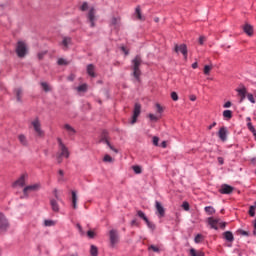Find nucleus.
<instances>
[{
  "label": "nucleus",
  "instance_id": "1",
  "mask_svg": "<svg viewBox=\"0 0 256 256\" xmlns=\"http://www.w3.org/2000/svg\"><path fill=\"white\" fill-rule=\"evenodd\" d=\"M57 142H58V148H59V153L56 156V159L58 161L59 164L63 163V159L62 157H65V159H69V148H67V146L65 145V143H63V140L61 138H57Z\"/></svg>",
  "mask_w": 256,
  "mask_h": 256
},
{
  "label": "nucleus",
  "instance_id": "2",
  "mask_svg": "<svg viewBox=\"0 0 256 256\" xmlns=\"http://www.w3.org/2000/svg\"><path fill=\"white\" fill-rule=\"evenodd\" d=\"M141 63H143V60L141 59V56L137 55L132 60V71H133V77L139 81V77H141Z\"/></svg>",
  "mask_w": 256,
  "mask_h": 256
},
{
  "label": "nucleus",
  "instance_id": "3",
  "mask_svg": "<svg viewBox=\"0 0 256 256\" xmlns=\"http://www.w3.org/2000/svg\"><path fill=\"white\" fill-rule=\"evenodd\" d=\"M30 127L33 129L36 137H45V132L43 131V128H41V120L35 118L31 121Z\"/></svg>",
  "mask_w": 256,
  "mask_h": 256
},
{
  "label": "nucleus",
  "instance_id": "4",
  "mask_svg": "<svg viewBox=\"0 0 256 256\" xmlns=\"http://www.w3.org/2000/svg\"><path fill=\"white\" fill-rule=\"evenodd\" d=\"M16 54L17 57L20 59H23L24 57L27 56V53L29 52V49L27 48V44L23 41H18L16 44Z\"/></svg>",
  "mask_w": 256,
  "mask_h": 256
},
{
  "label": "nucleus",
  "instance_id": "5",
  "mask_svg": "<svg viewBox=\"0 0 256 256\" xmlns=\"http://www.w3.org/2000/svg\"><path fill=\"white\" fill-rule=\"evenodd\" d=\"M39 189H41V184H39V183L28 185V186L24 187L23 195H24V197H29V193L39 191Z\"/></svg>",
  "mask_w": 256,
  "mask_h": 256
},
{
  "label": "nucleus",
  "instance_id": "6",
  "mask_svg": "<svg viewBox=\"0 0 256 256\" xmlns=\"http://www.w3.org/2000/svg\"><path fill=\"white\" fill-rule=\"evenodd\" d=\"M96 11L94 7H91L87 14V20L90 23V27H95V21H97Z\"/></svg>",
  "mask_w": 256,
  "mask_h": 256
},
{
  "label": "nucleus",
  "instance_id": "7",
  "mask_svg": "<svg viewBox=\"0 0 256 256\" xmlns=\"http://www.w3.org/2000/svg\"><path fill=\"white\" fill-rule=\"evenodd\" d=\"M174 51L175 53H182L185 61H187V53H188V50H187V45L185 44H174Z\"/></svg>",
  "mask_w": 256,
  "mask_h": 256
},
{
  "label": "nucleus",
  "instance_id": "8",
  "mask_svg": "<svg viewBox=\"0 0 256 256\" xmlns=\"http://www.w3.org/2000/svg\"><path fill=\"white\" fill-rule=\"evenodd\" d=\"M109 237L111 247H115L119 243V233L117 230H110Z\"/></svg>",
  "mask_w": 256,
  "mask_h": 256
},
{
  "label": "nucleus",
  "instance_id": "9",
  "mask_svg": "<svg viewBox=\"0 0 256 256\" xmlns=\"http://www.w3.org/2000/svg\"><path fill=\"white\" fill-rule=\"evenodd\" d=\"M139 115H141V104L136 103L134 105V111H133V116L131 120L132 125H135V123H137V118L139 117Z\"/></svg>",
  "mask_w": 256,
  "mask_h": 256
},
{
  "label": "nucleus",
  "instance_id": "10",
  "mask_svg": "<svg viewBox=\"0 0 256 256\" xmlns=\"http://www.w3.org/2000/svg\"><path fill=\"white\" fill-rule=\"evenodd\" d=\"M9 229V220L5 217V214L0 213V231H7Z\"/></svg>",
  "mask_w": 256,
  "mask_h": 256
},
{
  "label": "nucleus",
  "instance_id": "11",
  "mask_svg": "<svg viewBox=\"0 0 256 256\" xmlns=\"http://www.w3.org/2000/svg\"><path fill=\"white\" fill-rule=\"evenodd\" d=\"M155 207H156V215H158V217L160 219H162V217H165V208L163 207L161 202L156 201L155 202Z\"/></svg>",
  "mask_w": 256,
  "mask_h": 256
},
{
  "label": "nucleus",
  "instance_id": "12",
  "mask_svg": "<svg viewBox=\"0 0 256 256\" xmlns=\"http://www.w3.org/2000/svg\"><path fill=\"white\" fill-rule=\"evenodd\" d=\"M236 91L240 96V103H243V101H245V97H247V88L242 85L239 88H237Z\"/></svg>",
  "mask_w": 256,
  "mask_h": 256
},
{
  "label": "nucleus",
  "instance_id": "13",
  "mask_svg": "<svg viewBox=\"0 0 256 256\" xmlns=\"http://www.w3.org/2000/svg\"><path fill=\"white\" fill-rule=\"evenodd\" d=\"M219 193L222 195H231V193H233V186L223 184L219 190Z\"/></svg>",
  "mask_w": 256,
  "mask_h": 256
},
{
  "label": "nucleus",
  "instance_id": "14",
  "mask_svg": "<svg viewBox=\"0 0 256 256\" xmlns=\"http://www.w3.org/2000/svg\"><path fill=\"white\" fill-rule=\"evenodd\" d=\"M220 221H221V219H219V218L209 217L208 225H210L211 229H215L217 231V229H219V227L217 225H219Z\"/></svg>",
  "mask_w": 256,
  "mask_h": 256
},
{
  "label": "nucleus",
  "instance_id": "15",
  "mask_svg": "<svg viewBox=\"0 0 256 256\" xmlns=\"http://www.w3.org/2000/svg\"><path fill=\"white\" fill-rule=\"evenodd\" d=\"M25 177H27V175H25V174L21 175V177L18 178V179L13 183V187H25Z\"/></svg>",
  "mask_w": 256,
  "mask_h": 256
},
{
  "label": "nucleus",
  "instance_id": "16",
  "mask_svg": "<svg viewBox=\"0 0 256 256\" xmlns=\"http://www.w3.org/2000/svg\"><path fill=\"white\" fill-rule=\"evenodd\" d=\"M50 205H51V209L52 211H54V213H59V203H57V200L55 199H50Z\"/></svg>",
  "mask_w": 256,
  "mask_h": 256
},
{
  "label": "nucleus",
  "instance_id": "17",
  "mask_svg": "<svg viewBox=\"0 0 256 256\" xmlns=\"http://www.w3.org/2000/svg\"><path fill=\"white\" fill-rule=\"evenodd\" d=\"M224 239H226V241H229V243H233V241H235V237L233 236V232L231 231H226L224 232Z\"/></svg>",
  "mask_w": 256,
  "mask_h": 256
},
{
  "label": "nucleus",
  "instance_id": "18",
  "mask_svg": "<svg viewBox=\"0 0 256 256\" xmlns=\"http://www.w3.org/2000/svg\"><path fill=\"white\" fill-rule=\"evenodd\" d=\"M243 31L244 33H246V35H249V37H251V35H253V26H251L250 24H245L243 26Z\"/></svg>",
  "mask_w": 256,
  "mask_h": 256
},
{
  "label": "nucleus",
  "instance_id": "19",
  "mask_svg": "<svg viewBox=\"0 0 256 256\" xmlns=\"http://www.w3.org/2000/svg\"><path fill=\"white\" fill-rule=\"evenodd\" d=\"M218 137H220L221 141H227V130L225 128H220Z\"/></svg>",
  "mask_w": 256,
  "mask_h": 256
},
{
  "label": "nucleus",
  "instance_id": "20",
  "mask_svg": "<svg viewBox=\"0 0 256 256\" xmlns=\"http://www.w3.org/2000/svg\"><path fill=\"white\" fill-rule=\"evenodd\" d=\"M14 94L16 95V99H17L18 103H21V98L23 97V89L16 88L14 90Z\"/></svg>",
  "mask_w": 256,
  "mask_h": 256
},
{
  "label": "nucleus",
  "instance_id": "21",
  "mask_svg": "<svg viewBox=\"0 0 256 256\" xmlns=\"http://www.w3.org/2000/svg\"><path fill=\"white\" fill-rule=\"evenodd\" d=\"M119 23H121L120 17H112L110 20L111 27H119Z\"/></svg>",
  "mask_w": 256,
  "mask_h": 256
},
{
  "label": "nucleus",
  "instance_id": "22",
  "mask_svg": "<svg viewBox=\"0 0 256 256\" xmlns=\"http://www.w3.org/2000/svg\"><path fill=\"white\" fill-rule=\"evenodd\" d=\"M64 129L67 131L68 135H75L77 133V131H75V128H73L69 124H65Z\"/></svg>",
  "mask_w": 256,
  "mask_h": 256
},
{
  "label": "nucleus",
  "instance_id": "23",
  "mask_svg": "<svg viewBox=\"0 0 256 256\" xmlns=\"http://www.w3.org/2000/svg\"><path fill=\"white\" fill-rule=\"evenodd\" d=\"M62 45L64 47V51H67V49H69V45H71V38L64 37L62 41Z\"/></svg>",
  "mask_w": 256,
  "mask_h": 256
},
{
  "label": "nucleus",
  "instance_id": "24",
  "mask_svg": "<svg viewBox=\"0 0 256 256\" xmlns=\"http://www.w3.org/2000/svg\"><path fill=\"white\" fill-rule=\"evenodd\" d=\"M87 73L90 77H96V75H95V66L93 64H89L87 66Z\"/></svg>",
  "mask_w": 256,
  "mask_h": 256
},
{
  "label": "nucleus",
  "instance_id": "25",
  "mask_svg": "<svg viewBox=\"0 0 256 256\" xmlns=\"http://www.w3.org/2000/svg\"><path fill=\"white\" fill-rule=\"evenodd\" d=\"M18 141L21 143V145H23L24 147H27V145L29 144V142L27 141V137L23 134H20L18 136Z\"/></svg>",
  "mask_w": 256,
  "mask_h": 256
},
{
  "label": "nucleus",
  "instance_id": "26",
  "mask_svg": "<svg viewBox=\"0 0 256 256\" xmlns=\"http://www.w3.org/2000/svg\"><path fill=\"white\" fill-rule=\"evenodd\" d=\"M101 142L105 143L111 149V151H114V153H119V151L117 149H115V147H113V145H111V143L109 142V140H107V138H102Z\"/></svg>",
  "mask_w": 256,
  "mask_h": 256
},
{
  "label": "nucleus",
  "instance_id": "27",
  "mask_svg": "<svg viewBox=\"0 0 256 256\" xmlns=\"http://www.w3.org/2000/svg\"><path fill=\"white\" fill-rule=\"evenodd\" d=\"M72 207L77 209V192L72 191Z\"/></svg>",
  "mask_w": 256,
  "mask_h": 256
},
{
  "label": "nucleus",
  "instance_id": "28",
  "mask_svg": "<svg viewBox=\"0 0 256 256\" xmlns=\"http://www.w3.org/2000/svg\"><path fill=\"white\" fill-rule=\"evenodd\" d=\"M191 256H205V252L203 251H196L195 248L190 249Z\"/></svg>",
  "mask_w": 256,
  "mask_h": 256
},
{
  "label": "nucleus",
  "instance_id": "29",
  "mask_svg": "<svg viewBox=\"0 0 256 256\" xmlns=\"http://www.w3.org/2000/svg\"><path fill=\"white\" fill-rule=\"evenodd\" d=\"M205 213H207V215H215V208H213L212 206H206L204 208Z\"/></svg>",
  "mask_w": 256,
  "mask_h": 256
},
{
  "label": "nucleus",
  "instance_id": "30",
  "mask_svg": "<svg viewBox=\"0 0 256 256\" xmlns=\"http://www.w3.org/2000/svg\"><path fill=\"white\" fill-rule=\"evenodd\" d=\"M40 85L45 93H49V91H51V86H49L47 82H41Z\"/></svg>",
  "mask_w": 256,
  "mask_h": 256
},
{
  "label": "nucleus",
  "instance_id": "31",
  "mask_svg": "<svg viewBox=\"0 0 256 256\" xmlns=\"http://www.w3.org/2000/svg\"><path fill=\"white\" fill-rule=\"evenodd\" d=\"M135 13H136V17L137 19H139V21H144L145 18L141 15V7H136V10H135Z\"/></svg>",
  "mask_w": 256,
  "mask_h": 256
},
{
  "label": "nucleus",
  "instance_id": "32",
  "mask_svg": "<svg viewBox=\"0 0 256 256\" xmlns=\"http://www.w3.org/2000/svg\"><path fill=\"white\" fill-rule=\"evenodd\" d=\"M90 255H91V256H97V255H99V250L96 248L95 245H91V248H90Z\"/></svg>",
  "mask_w": 256,
  "mask_h": 256
},
{
  "label": "nucleus",
  "instance_id": "33",
  "mask_svg": "<svg viewBox=\"0 0 256 256\" xmlns=\"http://www.w3.org/2000/svg\"><path fill=\"white\" fill-rule=\"evenodd\" d=\"M223 117L225 119H231L233 117V112L231 110H224Z\"/></svg>",
  "mask_w": 256,
  "mask_h": 256
},
{
  "label": "nucleus",
  "instance_id": "34",
  "mask_svg": "<svg viewBox=\"0 0 256 256\" xmlns=\"http://www.w3.org/2000/svg\"><path fill=\"white\" fill-rule=\"evenodd\" d=\"M58 175H59L58 176V182L63 183V181H65V177H64L65 172L63 170H59Z\"/></svg>",
  "mask_w": 256,
  "mask_h": 256
},
{
  "label": "nucleus",
  "instance_id": "35",
  "mask_svg": "<svg viewBox=\"0 0 256 256\" xmlns=\"http://www.w3.org/2000/svg\"><path fill=\"white\" fill-rule=\"evenodd\" d=\"M87 87H88L87 84H82L77 87V91L79 93H85L87 91Z\"/></svg>",
  "mask_w": 256,
  "mask_h": 256
},
{
  "label": "nucleus",
  "instance_id": "36",
  "mask_svg": "<svg viewBox=\"0 0 256 256\" xmlns=\"http://www.w3.org/2000/svg\"><path fill=\"white\" fill-rule=\"evenodd\" d=\"M145 223H146V225H147V227H148L149 229H151L152 231H155L156 226H155V224H153L151 221H149V218L147 219V221H145Z\"/></svg>",
  "mask_w": 256,
  "mask_h": 256
},
{
  "label": "nucleus",
  "instance_id": "37",
  "mask_svg": "<svg viewBox=\"0 0 256 256\" xmlns=\"http://www.w3.org/2000/svg\"><path fill=\"white\" fill-rule=\"evenodd\" d=\"M137 215H138V217H140V219H143V221H147V219H148L147 216L145 215V213L141 210L137 211Z\"/></svg>",
  "mask_w": 256,
  "mask_h": 256
},
{
  "label": "nucleus",
  "instance_id": "38",
  "mask_svg": "<svg viewBox=\"0 0 256 256\" xmlns=\"http://www.w3.org/2000/svg\"><path fill=\"white\" fill-rule=\"evenodd\" d=\"M58 65H69V61H67L65 58H59L57 61Z\"/></svg>",
  "mask_w": 256,
  "mask_h": 256
},
{
  "label": "nucleus",
  "instance_id": "39",
  "mask_svg": "<svg viewBox=\"0 0 256 256\" xmlns=\"http://www.w3.org/2000/svg\"><path fill=\"white\" fill-rule=\"evenodd\" d=\"M132 169H133L134 173H136V175H139L142 173L141 166L136 165V166H133Z\"/></svg>",
  "mask_w": 256,
  "mask_h": 256
},
{
  "label": "nucleus",
  "instance_id": "40",
  "mask_svg": "<svg viewBox=\"0 0 256 256\" xmlns=\"http://www.w3.org/2000/svg\"><path fill=\"white\" fill-rule=\"evenodd\" d=\"M45 227H53L55 225V221L53 220H45L44 221Z\"/></svg>",
  "mask_w": 256,
  "mask_h": 256
},
{
  "label": "nucleus",
  "instance_id": "41",
  "mask_svg": "<svg viewBox=\"0 0 256 256\" xmlns=\"http://www.w3.org/2000/svg\"><path fill=\"white\" fill-rule=\"evenodd\" d=\"M103 161H104L105 163H113V158H112L109 154H106V155L104 156Z\"/></svg>",
  "mask_w": 256,
  "mask_h": 256
},
{
  "label": "nucleus",
  "instance_id": "42",
  "mask_svg": "<svg viewBox=\"0 0 256 256\" xmlns=\"http://www.w3.org/2000/svg\"><path fill=\"white\" fill-rule=\"evenodd\" d=\"M211 69H213L212 66L205 65L204 66V75H209V73H211Z\"/></svg>",
  "mask_w": 256,
  "mask_h": 256
},
{
  "label": "nucleus",
  "instance_id": "43",
  "mask_svg": "<svg viewBox=\"0 0 256 256\" xmlns=\"http://www.w3.org/2000/svg\"><path fill=\"white\" fill-rule=\"evenodd\" d=\"M195 243H201V241H203V235L198 234L196 235V237L194 238Z\"/></svg>",
  "mask_w": 256,
  "mask_h": 256
},
{
  "label": "nucleus",
  "instance_id": "44",
  "mask_svg": "<svg viewBox=\"0 0 256 256\" xmlns=\"http://www.w3.org/2000/svg\"><path fill=\"white\" fill-rule=\"evenodd\" d=\"M149 251H154V253H159V247L155 246V245H151L149 246Z\"/></svg>",
  "mask_w": 256,
  "mask_h": 256
},
{
  "label": "nucleus",
  "instance_id": "45",
  "mask_svg": "<svg viewBox=\"0 0 256 256\" xmlns=\"http://www.w3.org/2000/svg\"><path fill=\"white\" fill-rule=\"evenodd\" d=\"M249 215L250 217H255V206H250Z\"/></svg>",
  "mask_w": 256,
  "mask_h": 256
},
{
  "label": "nucleus",
  "instance_id": "46",
  "mask_svg": "<svg viewBox=\"0 0 256 256\" xmlns=\"http://www.w3.org/2000/svg\"><path fill=\"white\" fill-rule=\"evenodd\" d=\"M171 99H173L174 101H179V95H177V92L171 93Z\"/></svg>",
  "mask_w": 256,
  "mask_h": 256
},
{
  "label": "nucleus",
  "instance_id": "47",
  "mask_svg": "<svg viewBox=\"0 0 256 256\" xmlns=\"http://www.w3.org/2000/svg\"><path fill=\"white\" fill-rule=\"evenodd\" d=\"M80 9L81 11H87V9H89V4L87 2H84Z\"/></svg>",
  "mask_w": 256,
  "mask_h": 256
},
{
  "label": "nucleus",
  "instance_id": "48",
  "mask_svg": "<svg viewBox=\"0 0 256 256\" xmlns=\"http://www.w3.org/2000/svg\"><path fill=\"white\" fill-rule=\"evenodd\" d=\"M152 141H153V145H155V147L159 146V137L154 136Z\"/></svg>",
  "mask_w": 256,
  "mask_h": 256
},
{
  "label": "nucleus",
  "instance_id": "49",
  "mask_svg": "<svg viewBox=\"0 0 256 256\" xmlns=\"http://www.w3.org/2000/svg\"><path fill=\"white\" fill-rule=\"evenodd\" d=\"M150 121H159V117L155 116V114H149Z\"/></svg>",
  "mask_w": 256,
  "mask_h": 256
},
{
  "label": "nucleus",
  "instance_id": "50",
  "mask_svg": "<svg viewBox=\"0 0 256 256\" xmlns=\"http://www.w3.org/2000/svg\"><path fill=\"white\" fill-rule=\"evenodd\" d=\"M247 99L250 103H255V97H253V94H247Z\"/></svg>",
  "mask_w": 256,
  "mask_h": 256
},
{
  "label": "nucleus",
  "instance_id": "51",
  "mask_svg": "<svg viewBox=\"0 0 256 256\" xmlns=\"http://www.w3.org/2000/svg\"><path fill=\"white\" fill-rule=\"evenodd\" d=\"M87 235H88L89 239H93V238L95 237V232L92 231V230H89V231L87 232Z\"/></svg>",
  "mask_w": 256,
  "mask_h": 256
},
{
  "label": "nucleus",
  "instance_id": "52",
  "mask_svg": "<svg viewBox=\"0 0 256 256\" xmlns=\"http://www.w3.org/2000/svg\"><path fill=\"white\" fill-rule=\"evenodd\" d=\"M156 109H157V113H162L163 112V106L160 104H156Z\"/></svg>",
  "mask_w": 256,
  "mask_h": 256
},
{
  "label": "nucleus",
  "instance_id": "53",
  "mask_svg": "<svg viewBox=\"0 0 256 256\" xmlns=\"http://www.w3.org/2000/svg\"><path fill=\"white\" fill-rule=\"evenodd\" d=\"M53 193H54L55 199H57V201H61V197H59V193L57 192V189H55V190L53 191Z\"/></svg>",
  "mask_w": 256,
  "mask_h": 256
},
{
  "label": "nucleus",
  "instance_id": "54",
  "mask_svg": "<svg viewBox=\"0 0 256 256\" xmlns=\"http://www.w3.org/2000/svg\"><path fill=\"white\" fill-rule=\"evenodd\" d=\"M207 41V39L205 38V36H200L199 38V44L203 45V43H205Z\"/></svg>",
  "mask_w": 256,
  "mask_h": 256
},
{
  "label": "nucleus",
  "instance_id": "55",
  "mask_svg": "<svg viewBox=\"0 0 256 256\" xmlns=\"http://www.w3.org/2000/svg\"><path fill=\"white\" fill-rule=\"evenodd\" d=\"M182 207L184 211H189V204L187 202H183Z\"/></svg>",
  "mask_w": 256,
  "mask_h": 256
},
{
  "label": "nucleus",
  "instance_id": "56",
  "mask_svg": "<svg viewBox=\"0 0 256 256\" xmlns=\"http://www.w3.org/2000/svg\"><path fill=\"white\" fill-rule=\"evenodd\" d=\"M77 228L80 234L85 235V231H83V227L80 224H77Z\"/></svg>",
  "mask_w": 256,
  "mask_h": 256
},
{
  "label": "nucleus",
  "instance_id": "57",
  "mask_svg": "<svg viewBox=\"0 0 256 256\" xmlns=\"http://www.w3.org/2000/svg\"><path fill=\"white\" fill-rule=\"evenodd\" d=\"M46 54H47V52L38 53V59L41 61V59H43V57H45Z\"/></svg>",
  "mask_w": 256,
  "mask_h": 256
},
{
  "label": "nucleus",
  "instance_id": "58",
  "mask_svg": "<svg viewBox=\"0 0 256 256\" xmlns=\"http://www.w3.org/2000/svg\"><path fill=\"white\" fill-rule=\"evenodd\" d=\"M131 225H132V227L133 226L139 227V222H137V219H134L131 221Z\"/></svg>",
  "mask_w": 256,
  "mask_h": 256
},
{
  "label": "nucleus",
  "instance_id": "59",
  "mask_svg": "<svg viewBox=\"0 0 256 256\" xmlns=\"http://www.w3.org/2000/svg\"><path fill=\"white\" fill-rule=\"evenodd\" d=\"M224 109H229V107H231V101H228L224 104Z\"/></svg>",
  "mask_w": 256,
  "mask_h": 256
},
{
  "label": "nucleus",
  "instance_id": "60",
  "mask_svg": "<svg viewBox=\"0 0 256 256\" xmlns=\"http://www.w3.org/2000/svg\"><path fill=\"white\" fill-rule=\"evenodd\" d=\"M240 233H241V235H244V236H248L249 235V232L244 231V230H241Z\"/></svg>",
  "mask_w": 256,
  "mask_h": 256
},
{
  "label": "nucleus",
  "instance_id": "61",
  "mask_svg": "<svg viewBox=\"0 0 256 256\" xmlns=\"http://www.w3.org/2000/svg\"><path fill=\"white\" fill-rule=\"evenodd\" d=\"M226 226H227V223H225V222H221L220 223L221 229H225Z\"/></svg>",
  "mask_w": 256,
  "mask_h": 256
},
{
  "label": "nucleus",
  "instance_id": "62",
  "mask_svg": "<svg viewBox=\"0 0 256 256\" xmlns=\"http://www.w3.org/2000/svg\"><path fill=\"white\" fill-rule=\"evenodd\" d=\"M197 67H199V65L197 64V62H194V63L192 64V69H197Z\"/></svg>",
  "mask_w": 256,
  "mask_h": 256
},
{
  "label": "nucleus",
  "instance_id": "63",
  "mask_svg": "<svg viewBox=\"0 0 256 256\" xmlns=\"http://www.w3.org/2000/svg\"><path fill=\"white\" fill-rule=\"evenodd\" d=\"M249 131H251V133H253V135H255V134H256L255 127H253V126H252V128H251V129H249Z\"/></svg>",
  "mask_w": 256,
  "mask_h": 256
},
{
  "label": "nucleus",
  "instance_id": "64",
  "mask_svg": "<svg viewBox=\"0 0 256 256\" xmlns=\"http://www.w3.org/2000/svg\"><path fill=\"white\" fill-rule=\"evenodd\" d=\"M218 163H220V165H223L224 161H223V158H222V157H219V158H218Z\"/></svg>",
  "mask_w": 256,
  "mask_h": 256
}]
</instances>
